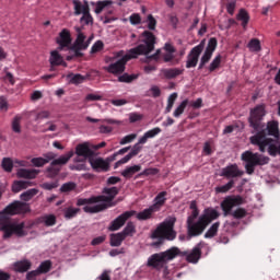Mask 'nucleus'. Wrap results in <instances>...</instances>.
Wrapping results in <instances>:
<instances>
[{
  "instance_id": "f257e3e1",
  "label": "nucleus",
  "mask_w": 280,
  "mask_h": 280,
  "mask_svg": "<svg viewBox=\"0 0 280 280\" xmlns=\"http://www.w3.org/2000/svg\"><path fill=\"white\" fill-rule=\"evenodd\" d=\"M30 205L23 201H13L0 212V232L2 240H10L13 235L15 237H26L27 230H25V222L12 221L10 215H21L27 213Z\"/></svg>"
},
{
  "instance_id": "f03ea898",
  "label": "nucleus",
  "mask_w": 280,
  "mask_h": 280,
  "mask_svg": "<svg viewBox=\"0 0 280 280\" xmlns=\"http://www.w3.org/2000/svg\"><path fill=\"white\" fill-rule=\"evenodd\" d=\"M142 36L144 37L142 39V43L144 44H140L137 47L129 49L124 57L106 67L105 71L113 75H121V73L126 71V65H128L129 60H135V58H139V56H148L149 54H152V51H154V45H156V36L150 31H144Z\"/></svg>"
},
{
  "instance_id": "7ed1b4c3",
  "label": "nucleus",
  "mask_w": 280,
  "mask_h": 280,
  "mask_svg": "<svg viewBox=\"0 0 280 280\" xmlns=\"http://www.w3.org/2000/svg\"><path fill=\"white\" fill-rule=\"evenodd\" d=\"M220 218V212L213 208H206L200 215V210H192L186 220V229L188 237H200L213 220Z\"/></svg>"
},
{
  "instance_id": "20e7f679",
  "label": "nucleus",
  "mask_w": 280,
  "mask_h": 280,
  "mask_svg": "<svg viewBox=\"0 0 280 280\" xmlns=\"http://www.w3.org/2000/svg\"><path fill=\"white\" fill-rule=\"evenodd\" d=\"M264 117H266V105L260 104L250 109L249 112V126L255 130V132H261V130H265L266 137L269 135V137H275L278 139L279 137V122L277 120L269 121L267 124V128H265L264 124Z\"/></svg>"
},
{
  "instance_id": "39448f33",
  "label": "nucleus",
  "mask_w": 280,
  "mask_h": 280,
  "mask_svg": "<svg viewBox=\"0 0 280 280\" xmlns=\"http://www.w3.org/2000/svg\"><path fill=\"white\" fill-rule=\"evenodd\" d=\"M246 200L243 199L242 196L240 195H232L228 196L223 199V202H221V209L223 211L224 218L226 215H233L235 220H242L246 218L247 211L244 208H237L236 210L233 211L234 207H242Z\"/></svg>"
},
{
  "instance_id": "423d86ee",
  "label": "nucleus",
  "mask_w": 280,
  "mask_h": 280,
  "mask_svg": "<svg viewBox=\"0 0 280 280\" xmlns=\"http://www.w3.org/2000/svg\"><path fill=\"white\" fill-rule=\"evenodd\" d=\"M180 249L178 247H171L165 252L153 254L148 258L147 266L153 268V270H163V268H167L170 261L178 257Z\"/></svg>"
},
{
  "instance_id": "0eeeda50",
  "label": "nucleus",
  "mask_w": 280,
  "mask_h": 280,
  "mask_svg": "<svg viewBox=\"0 0 280 280\" xmlns=\"http://www.w3.org/2000/svg\"><path fill=\"white\" fill-rule=\"evenodd\" d=\"M103 194L101 196H97L98 202H106V203H98L96 206H85L83 207V211L85 213H100V211H105V209H108V207H115L117 202H113L115 200V197L119 194V188L117 187H105L103 189Z\"/></svg>"
},
{
  "instance_id": "6e6552de",
  "label": "nucleus",
  "mask_w": 280,
  "mask_h": 280,
  "mask_svg": "<svg viewBox=\"0 0 280 280\" xmlns=\"http://www.w3.org/2000/svg\"><path fill=\"white\" fill-rule=\"evenodd\" d=\"M252 145H258L260 152H266V148H268V153L270 156H280V142L272 140V138L266 137V130H261L256 132V135L249 138Z\"/></svg>"
},
{
  "instance_id": "1a4fd4ad",
  "label": "nucleus",
  "mask_w": 280,
  "mask_h": 280,
  "mask_svg": "<svg viewBox=\"0 0 280 280\" xmlns=\"http://www.w3.org/2000/svg\"><path fill=\"white\" fill-rule=\"evenodd\" d=\"M176 224V218H171L158 225V228L152 232V240H160V242L155 243L159 245L163 242V240H167V242H174L176 237V231H174V225Z\"/></svg>"
},
{
  "instance_id": "9d476101",
  "label": "nucleus",
  "mask_w": 280,
  "mask_h": 280,
  "mask_svg": "<svg viewBox=\"0 0 280 280\" xmlns=\"http://www.w3.org/2000/svg\"><path fill=\"white\" fill-rule=\"evenodd\" d=\"M241 161L245 163L246 174L253 176L257 165H268L270 158L264 156L259 153H254L253 151H245L241 155Z\"/></svg>"
},
{
  "instance_id": "9b49d317",
  "label": "nucleus",
  "mask_w": 280,
  "mask_h": 280,
  "mask_svg": "<svg viewBox=\"0 0 280 280\" xmlns=\"http://www.w3.org/2000/svg\"><path fill=\"white\" fill-rule=\"evenodd\" d=\"M74 154L75 152L69 151L65 155H61L60 158L54 160L50 163V166L46 168L47 178H56V176H58V174H60V171L62 170V167L58 165H67Z\"/></svg>"
},
{
  "instance_id": "f8f14e48",
  "label": "nucleus",
  "mask_w": 280,
  "mask_h": 280,
  "mask_svg": "<svg viewBox=\"0 0 280 280\" xmlns=\"http://www.w3.org/2000/svg\"><path fill=\"white\" fill-rule=\"evenodd\" d=\"M205 47H207V39H202L199 45L191 48L187 55L186 69H194L198 66V60L202 51H205Z\"/></svg>"
},
{
  "instance_id": "ddd939ff",
  "label": "nucleus",
  "mask_w": 280,
  "mask_h": 280,
  "mask_svg": "<svg viewBox=\"0 0 280 280\" xmlns=\"http://www.w3.org/2000/svg\"><path fill=\"white\" fill-rule=\"evenodd\" d=\"M215 49H218V39L215 37H211L200 59V63L198 67L199 71L205 69V65H207L209 60H211V58L213 57V51H215Z\"/></svg>"
},
{
  "instance_id": "4468645a",
  "label": "nucleus",
  "mask_w": 280,
  "mask_h": 280,
  "mask_svg": "<svg viewBox=\"0 0 280 280\" xmlns=\"http://www.w3.org/2000/svg\"><path fill=\"white\" fill-rule=\"evenodd\" d=\"M202 248H205V242H199L190 253L180 252L178 255H182V257H186L188 264H198V261H200V258L202 257Z\"/></svg>"
},
{
  "instance_id": "2eb2a0df",
  "label": "nucleus",
  "mask_w": 280,
  "mask_h": 280,
  "mask_svg": "<svg viewBox=\"0 0 280 280\" xmlns=\"http://www.w3.org/2000/svg\"><path fill=\"white\" fill-rule=\"evenodd\" d=\"M136 214L137 211L135 210L124 212L122 214L118 215L114 221L110 222L108 231H119V229H121V226H124V224H126V222H128V220H130V218H132V215Z\"/></svg>"
},
{
  "instance_id": "dca6fc26",
  "label": "nucleus",
  "mask_w": 280,
  "mask_h": 280,
  "mask_svg": "<svg viewBox=\"0 0 280 280\" xmlns=\"http://www.w3.org/2000/svg\"><path fill=\"white\" fill-rule=\"evenodd\" d=\"M71 38V32L67 28H63L60 33L59 36L56 38V43L58 46V50L62 51V49H69L71 47L72 43Z\"/></svg>"
},
{
  "instance_id": "f3484780",
  "label": "nucleus",
  "mask_w": 280,
  "mask_h": 280,
  "mask_svg": "<svg viewBox=\"0 0 280 280\" xmlns=\"http://www.w3.org/2000/svg\"><path fill=\"white\" fill-rule=\"evenodd\" d=\"M244 174V171L240 170V166L237 164H230L222 168L221 176L223 178H228L233 180V178H240Z\"/></svg>"
},
{
  "instance_id": "a211bd4d",
  "label": "nucleus",
  "mask_w": 280,
  "mask_h": 280,
  "mask_svg": "<svg viewBox=\"0 0 280 280\" xmlns=\"http://www.w3.org/2000/svg\"><path fill=\"white\" fill-rule=\"evenodd\" d=\"M74 154H77V156H82V159L91 160L95 156V151L91 149V144H89V142H83L77 144Z\"/></svg>"
},
{
  "instance_id": "6ab92c4d",
  "label": "nucleus",
  "mask_w": 280,
  "mask_h": 280,
  "mask_svg": "<svg viewBox=\"0 0 280 280\" xmlns=\"http://www.w3.org/2000/svg\"><path fill=\"white\" fill-rule=\"evenodd\" d=\"M142 145H145V143H139V140H138V143H136L132 147L131 151L125 158H122L121 160H119L115 163V170H117V167H119V165H124V164L128 163V161H130L133 156H137V154H139V152H141V150H143Z\"/></svg>"
},
{
  "instance_id": "aec40b11",
  "label": "nucleus",
  "mask_w": 280,
  "mask_h": 280,
  "mask_svg": "<svg viewBox=\"0 0 280 280\" xmlns=\"http://www.w3.org/2000/svg\"><path fill=\"white\" fill-rule=\"evenodd\" d=\"M90 165L94 172H108L110 170V163L102 158L90 159Z\"/></svg>"
},
{
  "instance_id": "412c9836",
  "label": "nucleus",
  "mask_w": 280,
  "mask_h": 280,
  "mask_svg": "<svg viewBox=\"0 0 280 280\" xmlns=\"http://www.w3.org/2000/svg\"><path fill=\"white\" fill-rule=\"evenodd\" d=\"M77 38L72 45V47L77 49H89V42H86V35L82 33V27H75Z\"/></svg>"
},
{
  "instance_id": "4be33fe9",
  "label": "nucleus",
  "mask_w": 280,
  "mask_h": 280,
  "mask_svg": "<svg viewBox=\"0 0 280 280\" xmlns=\"http://www.w3.org/2000/svg\"><path fill=\"white\" fill-rule=\"evenodd\" d=\"M40 174V171L36 168L27 170V168H20L18 171L19 178H26L27 180H34Z\"/></svg>"
},
{
  "instance_id": "5701e85b",
  "label": "nucleus",
  "mask_w": 280,
  "mask_h": 280,
  "mask_svg": "<svg viewBox=\"0 0 280 280\" xmlns=\"http://www.w3.org/2000/svg\"><path fill=\"white\" fill-rule=\"evenodd\" d=\"M236 21L241 22L243 30H247L248 23H250V14L246 9H240L238 13L236 14Z\"/></svg>"
},
{
  "instance_id": "b1692460",
  "label": "nucleus",
  "mask_w": 280,
  "mask_h": 280,
  "mask_svg": "<svg viewBox=\"0 0 280 280\" xmlns=\"http://www.w3.org/2000/svg\"><path fill=\"white\" fill-rule=\"evenodd\" d=\"M49 62H50L51 67H60V65L62 67H67V62H65L62 55H60V52H58V50H52L50 52Z\"/></svg>"
},
{
  "instance_id": "393cba45",
  "label": "nucleus",
  "mask_w": 280,
  "mask_h": 280,
  "mask_svg": "<svg viewBox=\"0 0 280 280\" xmlns=\"http://www.w3.org/2000/svg\"><path fill=\"white\" fill-rule=\"evenodd\" d=\"M167 196V191H161L158 194V196H155L154 200H153V205L151 206L156 212L162 209V207L165 205V202H167V198L165 197Z\"/></svg>"
},
{
  "instance_id": "a878e982",
  "label": "nucleus",
  "mask_w": 280,
  "mask_h": 280,
  "mask_svg": "<svg viewBox=\"0 0 280 280\" xmlns=\"http://www.w3.org/2000/svg\"><path fill=\"white\" fill-rule=\"evenodd\" d=\"M57 222L56 214H44L37 219L38 224H45L46 226H56Z\"/></svg>"
},
{
  "instance_id": "bb28decb",
  "label": "nucleus",
  "mask_w": 280,
  "mask_h": 280,
  "mask_svg": "<svg viewBox=\"0 0 280 280\" xmlns=\"http://www.w3.org/2000/svg\"><path fill=\"white\" fill-rule=\"evenodd\" d=\"M161 132H163V130L160 127L150 129L139 139V143H148V139H154V137L161 135Z\"/></svg>"
},
{
  "instance_id": "cd10ccee",
  "label": "nucleus",
  "mask_w": 280,
  "mask_h": 280,
  "mask_svg": "<svg viewBox=\"0 0 280 280\" xmlns=\"http://www.w3.org/2000/svg\"><path fill=\"white\" fill-rule=\"evenodd\" d=\"M72 3L74 5V16H80V14H83L86 8L88 10H91L89 7V1H84L82 4L80 0H72Z\"/></svg>"
},
{
  "instance_id": "c85d7f7f",
  "label": "nucleus",
  "mask_w": 280,
  "mask_h": 280,
  "mask_svg": "<svg viewBox=\"0 0 280 280\" xmlns=\"http://www.w3.org/2000/svg\"><path fill=\"white\" fill-rule=\"evenodd\" d=\"M162 73L164 78L167 80H174V78H178V75H183V70L178 68H170V69H163Z\"/></svg>"
},
{
  "instance_id": "c756f323",
  "label": "nucleus",
  "mask_w": 280,
  "mask_h": 280,
  "mask_svg": "<svg viewBox=\"0 0 280 280\" xmlns=\"http://www.w3.org/2000/svg\"><path fill=\"white\" fill-rule=\"evenodd\" d=\"M67 80H69V84H75L78 86V84H82L85 82L86 77L80 73L73 74V72H70L69 74H67Z\"/></svg>"
},
{
  "instance_id": "7c9ffc66",
  "label": "nucleus",
  "mask_w": 280,
  "mask_h": 280,
  "mask_svg": "<svg viewBox=\"0 0 280 280\" xmlns=\"http://www.w3.org/2000/svg\"><path fill=\"white\" fill-rule=\"evenodd\" d=\"M28 187H32V182L15 180L12 186V191L19 194V191H23V189H27Z\"/></svg>"
},
{
  "instance_id": "2f4dec72",
  "label": "nucleus",
  "mask_w": 280,
  "mask_h": 280,
  "mask_svg": "<svg viewBox=\"0 0 280 280\" xmlns=\"http://www.w3.org/2000/svg\"><path fill=\"white\" fill-rule=\"evenodd\" d=\"M137 172H141V165H139V164L126 167L121 172V176H124V178H132L137 174Z\"/></svg>"
},
{
  "instance_id": "473e14b6",
  "label": "nucleus",
  "mask_w": 280,
  "mask_h": 280,
  "mask_svg": "<svg viewBox=\"0 0 280 280\" xmlns=\"http://www.w3.org/2000/svg\"><path fill=\"white\" fill-rule=\"evenodd\" d=\"M32 268V262L30 260H22L14 264V269L16 272H27Z\"/></svg>"
},
{
  "instance_id": "72a5a7b5",
  "label": "nucleus",
  "mask_w": 280,
  "mask_h": 280,
  "mask_svg": "<svg viewBox=\"0 0 280 280\" xmlns=\"http://www.w3.org/2000/svg\"><path fill=\"white\" fill-rule=\"evenodd\" d=\"M235 187V179H230L228 184L223 186H217L214 188L215 194H228V191H231Z\"/></svg>"
},
{
  "instance_id": "f704fd0d",
  "label": "nucleus",
  "mask_w": 280,
  "mask_h": 280,
  "mask_svg": "<svg viewBox=\"0 0 280 280\" xmlns=\"http://www.w3.org/2000/svg\"><path fill=\"white\" fill-rule=\"evenodd\" d=\"M124 240H126V236L121 232L112 234L109 244L110 246H114V247L121 246V244L124 243Z\"/></svg>"
},
{
  "instance_id": "c9c22d12",
  "label": "nucleus",
  "mask_w": 280,
  "mask_h": 280,
  "mask_svg": "<svg viewBox=\"0 0 280 280\" xmlns=\"http://www.w3.org/2000/svg\"><path fill=\"white\" fill-rule=\"evenodd\" d=\"M218 231H220V222L213 223L208 231L205 233L206 240H212V237H215L218 235Z\"/></svg>"
},
{
  "instance_id": "e433bc0d",
  "label": "nucleus",
  "mask_w": 280,
  "mask_h": 280,
  "mask_svg": "<svg viewBox=\"0 0 280 280\" xmlns=\"http://www.w3.org/2000/svg\"><path fill=\"white\" fill-rule=\"evenodd\" d=\"M152 213H156V211L154 210V208L152 206H150L149 208L140 211L137 214V219L138 220H150V218H152Z\"/></svg>"
},
{
  "instance_id": "4c0bfd02",
  "label": "nucleus",
  "mask_w": 280,
  "mask_h": 280,
  "mask_svg": "<svg viewBox=\"0 0 280 280\" xmlns=\"http://www.w3.org/2000/svg\"><path fill=\"white\" fill-rule=\"evenodd\" d=\"M137 78H139V74H128V73H124L120 74L118 77V82H122L125 84H130L132 82H135V80H137Z\"/></svg>"
},
{
  "instance_id": "58836bf2",
  "label": "nucleus",
  "mask_w": 280,
  "mask_h": 280,
  "mask_svg": "<svg viewBox=\"0 0 280 280\" xmlns=\"http://www.w3.org/2000/svg\"><path fill=\"white\" fill-rule=\"evenodd\" d=\"M38 194V189L32 188L21 194L20 198L24 202H30L34 196Z\"/></svg>"
},
{
  "instance_id": "ea45409f",
  "label": "nucleus",
  "mask_w": 280,
  "mask_h": 280,
  "mask_svg": "<svg viewBox=\"0 0 280 280\" xmlns=\"http://www.w3.org/2000/svg\"><path fill=\"white\" fill-rule=\"evenodd\" d=\"M78 213H80V208L68 207L63 209V217L66 220H72Z\"/></svg>"
},
{
  "instance_id": "a19ab883",
  "label": "nucleus",
  "mask_w": 280,
  "mask_h": 280,
  "mask_svg": "<svg viewBox=\"0 0 280 280\" xmlns=\"http://www.w3.org/2000/svg\"><path fill=\"white\" fill-rule=\"evenodd\" d=\"M189 105V100H184L174 110L173 113V117H180V115H183L185 113V109L187 108V106Z\"/></svg>"
},
{
  "instance_id": "79ce46f5",
  "label": "nucleus",
  "mask_w": 280,
  "mask_h": 280,
  "mask_svg": "<svg viewBox=\"0 0 280 280\" xmlns=\"http://www.w3.org/2000/svg\"><path fill=\"white\" fill-rule=\"evenodd\" d=\"M1 167L4 172H8L9 174L14 170V162L11 158H3L1 162Z\"/></svg>"
},
{
  "instance_id": "37998d69",
  "label": "nucleus",
  "mask_w": 280,
  "mask_h": 280,
  "mask_svg": "<svg viewBox=\"0 0 280 280\" xmlns=\"http://www.w3.org/2000/svg\"><path fill=\"white\" fill-rule=\"evenodd\" d=\"M22 120H23V116H21V115L14 116L12 124H11L13 132L21 135V121Z\"/></svg>"
},
{
  "instance_id": "c03bdc74",
  "label": "nucleus",
  "mask_w": 280,
  "mask_h": 280,
  "mask_svg": "<svg viewBox=\"0 0 280 280\" xmlns=\"http://www.w3.org/2000/svg\"><path fill=\"white\" fill-rule=\"evenodd\" d=\"M80 21L81 23H84V25H93V15H91V9H84V13Z\"/></svg>"
},
{
  "instance_id": "a18cd8bd",
  "label": "nucleus",
  "mask_w": 280,
  "mask_h": 280,
  "mask_svg": "<svg viewBox=\"0 0 280 280\" xmlns=\"http://www.w3.org/2000/svg\"><path fill=\"white\" fill-rule=\"evenodd\" d=\"M247 47L252 51H261V42L257 38H252L247 44Z\"/></svg>"
},
{
  "instance_id": "49530a36",
  "label": "nucleus",
  "mask_w": 280,
  "mask_h": 280,
  "mask_svg": "<svg viewBox=\"0 0 280 280\" xmlns=\"http://www.w3.org/2000/svg\"><path fill=\"white\" fill-rule=\"evenodd\" d=\"M86 121H90L91 124H97V121H101L102 124H116L117 126H119V124H121V121L116 120V119H97V118H91L90 116L86 117Z\"/></svg>"
},
{
  "instance_id": "de8ad7c7",
  "label": "nucleus",
  "mask_w": 280,
  "mask_h": 280,
  "mask_svg": "<svg viewBox=\"0 0 280 280\" xmlns=\"http://www.w3.org/2000/svg\"><path fill=\"white\" fill-rule=\"evenodd\" d=\"M49 270H51V261L50 260L43 261L37 268V271L39 272V275H47V272H49Z\"/></svg>"
},
{
  "instance_id": "09e8293b",
  "label": "nucleus",
  "mask_w": 280,
  "mask_h": 280,
  "mask_svg": "<svg viewBox=\"0 0 280 280\" xmlns=\"http://www.w3.org/2000/svg\"><path fill=\"white\" fill-rule=\"evenodd\" d=\"M178 98V94L177 93H173L168 96L167 98V105L165 108V113H172V108H174V103L176 102V100Z\"/></svg>"
},
{
  "instance_id": "8fccbe9b",
  "label": "nucleus",
  "mask_w": 280,
  "mask_h": 280,
  "mask_svg": "<svg viewBox=\"0 0 280 280\" xmlns=\"http://www.w3.org/2000/svg\"><path fill=\"white\" fill-rule=\"evenodd\" d=\"M95 202H100V199L96 197H91L89 199H78L77 205L78 207H84V205H95Z\"/></svg>"
},
{
  "instance_id": "3c124183",
  "label": "nucleus",
  "mask_w": 280,
  "mask_h": 280,
  "mask_svg": "<svg viewBox=\"0 0 280 280\" xmlns=\"http://www.w3.org/2000/svg\"><path fill=\"white\" fill-rule=\"evenodd\" d=\"M137 232V229L135 228V223L128 222L126 228L120 232L125 238L128 237V235H132L133 233Z\"/></svg>"
},
{
  "instance_id": "603ef678",
  "label": "nucleus",
  "mask_w": 280,
  "mask_h": 280,
  "mask_svg": "<svg viewBox=\"0 0 280 280\" xmlns=\"http://www.w3.org/2000/svg\"><path fill=\"white\" fill-rule=\"evenodd\" d=\"M222 63V55H218L212 62L209 66V71L210 73H213V71H215V69L220 68V65Z\"/></svg>"
},
{
  "instance_id": "864d4df0",
  "label": "nucleus",
  "mask_w": 280,
  "mask_h": 280,
  "mask_svg": "<svg viewBox=\"0 0 280 280\" xmlns=\"http://www.w3.org/2000/svg\"><path fill=\"white\" fill-rule=\"evenodd\" d=\"M112 3L113 1L110 0L98 1L95 8V14H102L104 8H107V5H110Z\"/></svg>"
},
{
  "instance_id": "5fc2aeb1",
  "label": "nucleus",
  "mask_w": 280,
  "mask_h": 280,
  "mask_svg": "<svg viewBox=\"0 0 280 280\" xmlns=\"http://www.w3.org/2000/svg\"><path fill=\"white\" fill-rule=\"evenodd\" d=\"M159 174V168H145L140 174L136 176V178H141V176H156Z\"/></svg>"
},
{
  "instance_id": "6e6d98bb",
  "label": "nucleus",
  "mask_w": 280,
  "mask_h": 280,
  "mask_svg": "<svg viewBox=\"0 0 280 280\" xmlns=\"http://www.w3.org/2000/svg\"><path fill=\"white\" fill-rule=\"evenodd\" d=\"M31 163L34 165V167H43L49 163V160H45V158H33Z\"/></svg>"
},
{
  "instance_id": "4d7b16f0",
  "label": "nucleus",
  "mask_w": 280,
  "mask_h": 280,
  "mask_svg": "<svg viewBox=\"0 0 280 280\" xmlns=\"http://www.w3.org/2000/svg\"><path fill=\"white\" fill-rule=\"evenodd\" d=\"M73 189H75V183L73 182H68L60 187L61 194H69V191H73Z\"/></svg>"
},
{
  "instance_id": "13d9d810",
  "label": "nucleus",
  "mask_w": 280,
  "mask_h": 280,
  "mask_svg": "<svg viewBox=\"0 0 280 280\" xmlns=\"http://www.w3.org/2000/svg\"><path fill=\"white\" fill-rule=\"evenodd\" d=\"M147 22H148V30H150L151 32L156 30V19H154L153 14L148 15Z\"/></svg>"
},
{
  "instance_id": "bf43d9fd",
  "label": "nucleus",
  "mask_w": 280,
  "mask_h": 280,
  "mask_svg": "<svg viewBox=\"0 0 280 280\" xmlns=\"http://www.w3.org/2000/svg\"><path fill=\"white\" fill-rule=\"evenodd\" d=\"M42 189H45L46 191H51V189H58V180L52 183H43L40 185Z\"/></svg>"
},
{
  "instance_id": "052dcab7",
  "label": "nucleus",
  "mask_w": 280,
  "mask_h": 280,
  "mask_svg": "<svg viewBox=\"0 0 280 280\" xmlns=\"http://www.w3.org/2000/svg\"><path fill=\"white\" fill-rule=\"evenodd\" d=\"M133 139H137V133L125 136L119 143L120 145H126L127 143H132Z\"/></svg>"
},
{
  "instance_id": "680f3d73",
  "label": "nucleus",
  "mask_w": 280,
  "mask_h": 280,
  "mask_svg": "<svg viewBox=\"0 0 280 280\" xmlns=\"http://www.w3.org/2000/svg\"><path fill=\"white\" fill-rule=\"evenodd\" d=\"M104 49V43L102 40H97L91 48V54H97V51H102Z\"/></svg>"
},
{
  "instance_id": "e2e57ef3",
  "label": "nucleus",
  "mask_w": 280,
  "mask_h": 280,
  "mask_svg": "<svg viewBox=\"0 0 280 280\" xmlns=\"http://www.w3.org/2000/svg\"><path fill=\"white\" fill-rule=\"evenodd\" d=\"M236 5H237V1H235V0H231L228 2L226 10H228V13L231 14V16H233V14H235Z\"/></svg>"
},
{
  "instance_id": "0e129e2a",
  "label": "nucleus",
  "mask_w": 280,
  "mask_h": 280,
  "mask_svg": "<svg viewBox=\"0 0 280 280\" xmlns=\"http://www.w3.org/2000/svg\"><path fill=\"white\" fill-rule=\"evenodd\" d=\"M131 25H139L141 23V15L139 13H133L129 16Z\"/></svg>"
},
{
  "instance_id": "69168bd1",
  "label": "nucleus",
  "mask_w": 280,
  "mask_h": 280,
  "mask_svg": "<svg viewBox=\"0 0 280 280\" xmlns=\"http://www.w3.org/2000/svg\"><path fill=\"white\" fill-rule=\"evenodd\" d=\"M9 104L8 98L5 96H0V110L8 113Z\"/></svg>"
},
{
  "instance_id": "338daca9",
  "label": "nucleus",
  "mask_w": 280,
  "mask_h": 280,
  "mask_svg": "<svg viewBox=\"0 0 280 280\" xmlns=\"http://www.w3.org/2000/svg\"><path fill=\"white\" fill-rule=\"evenodd\" d=\"M102 100V95L98 94H88L85 96V102H100Z\"/></svg>"
},
{
  "instance_id": "774afa93",
  "label": "nucleus",
  "mask_w": 280,
  "mask_h": 280,
  "mask_svg": "<svg viewBox=\"0 0 280 280\" xmlns=\"http://www.w3.org/2000/svg\"><path fill=\"white\" fill-rule=\"evenodd\" d=\"M38 269L30 271L26 273V280H36V277H39Z\"/></svg>"
}]
</instances>
